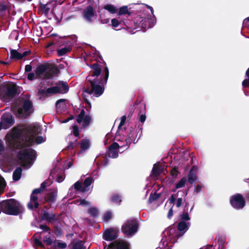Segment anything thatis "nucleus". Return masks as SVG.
I'll return each instance as SVG.
<instances>
[{"label": "nucleus", "mask_w": 249, "mask_h": 249, "mask_svg": "<svg viewBox=\"0 0 249 249\" xmlns=\"http://www.w3.org/2000/svg\"><path fill=\"white\" fill-rule=\"evenodd\" d=\"M53 232L56 236H60L62 233V229L58 226H56L54 227Z\"/></svg>", "instance_id": "obj_46"}, {"label": "nucleus", "mask_w": 249, "mask_h": 249, "mask_svg": "<svg viewBox=\"0 0 249 249\" xmlns=\"http://www.w3.org/2000/svg\"><path fill=\"white\" fill-rule=\"evenodd\" d=\"M18 158L24 163H30L36 158V152L32 148L20 150L18 153Z\"/></svg>", "instance_id": "obj_5"}, {"label": "nucleus", "mask_w": 249, "mask_h": 249, "mask_svg": "<svg viewBox=\"0 0 249 249\" xmlns=\"http://www.w3.org/2000/svg\"><path fill=\"white\" fill-rule=\"evenodd\" d=\"M170 173H171V176L173 178H176L177 177L178 174V167H174L172 169Z\"/></svg>", "instance_id": "obj_53"}, {"label": "nucleus", "mask_w": 249, "mask_h": 249, "mask_svg": "<svg viewBox=\"0 0 249 249\" xmlns=\"http://www.w3.org/2000/svg\"><path fill=\"white\" fill-rule=\"evenodd\" d=\"M66 101V99H60L58 100L55 103V106L57 108L60 107V104L64 103Z\"/></svg>", "instance_id": "obj_59"}, {"label": "nucleus", "mask_w": 249, "mask_h": 249, "mask_svg": "<svg viewBox=\"0 0 249 249\" xmlns=\"http://www.w3.org/2000/svg\"><path fill=\"white\" fill-rule=\"evenodd\" d=\"M156 21V19L154 15L153 17L144 18V20H143L141 25V28L145 30L151 28L154 26Z\"/></svg>", "instance_id": "obj_16"}, {"label": "nucleus", "mask_w": 249, "mask_h": 249, "mask_svg": "<svg viewBox=\"0 0 249 249\" xmlns=\"http://www.w3.org/2000/svg\"><path fill=\"white\" fill-rule=\"evenodd\" d=\"M189 223L186 222V221H180L177 227L178 231L175 234L177 239L183 236V234L187 231L189 229Z\"/></svg>", "instance_id": "obj_12"}, {"label": "nucleus", "mask_w": 249, "mask_h": 249, "mask_svg": "<svg viewBox=\"0 0 249 249\" xmlns=\"http://www.w3.org/2000/svg\"><path fill=\"white\" fill-rule=\"evenodd\" d=\"M73 186H74V189L76 191H79L82 193L85 192L82 191L83 188V185H82V183L80 181H78L76 182L74 184Z\"/></svg>", "instance_id": "obj_44"}, {"label": "nucleus", "mask_w": 249, "mask_h": 249, "mask_svg": "<svg viewBox=\"0 0 249 249\" xmlns=\"http://www.w3.org/2000/svg\"><path fill=\"white\" fill-rule=\"evenodd\" d=\"M111 23L112 27L116 30H119L123 28V25L124 24V21H119L117 18H115L111 19Z\"/></svg>", "instance_id": "obj_22"}, {"label": "nucleus", "mask_w": 249, "mask_h": 249, "mask_svg": "<svg viewBox=\"0 0 249 249\" xmlns=\"http://www.w3.org/2000/svg\"><path fill=\"white\" fill-rule=\"evenodd\" d=\"M0 213L12 215H18L22 213L23 207L19 202L13 198L6 199L0 202Z\"/></svg>", "instance_id": "obj_3"}, {"label": "nucleus", "mask_w": 249, "mask_h": 249, "mask_svg": "<svg viewBox=\"0 0 249 249\" xmlns=\"http://www.w3.org/2000/svg\"><path fill=\"white\" fill-rule=\"evenodd\" d=\"M93 181V178L91 177L86 178L83 182V188L82 191L83 192L88 191L89 190V188L88 187L91 184Z\"/></svg>", "instance_id": "obj_24"}, {"label": "nucleus", "mask_w": 249, "mask_h": 249, "mask_svg": "<svg viewBox=\"0 0 249 249\" xmlns=\"http://www.w3.org/2000/svg\"><path fill=\"white\" fill-rule=\"evenodd\" d=\"M89 141L87 139H83L80 143L81 150L78 154L82 153L83 151L89 149Z\"/></svg>", "instance_id": "obj_26"}, {"label": "nucleus", "mask_w": 249, "mask_h": 249, "mask_svg": "<svg viewBox=\"0 0 249 249\" xmlns=\"http://www.w3.org/2000/svg\"><path fill=\"white\" fill-rule=\"evenodd\" d=\"M203 187V185L198 184L195 188V191L196 193L200 192L202 190V188Z\"/></svg>", "instance_id": "obj_57"}, {"label": "nucleus", "mask_w": 249, "mask_h": 249, "mask_svg": "<svg viewBox=\"0 0 249 249\" xmlns=\"http://www.w3.org/2000/svg\"><path fill=\"white\" fill-rule=\"evenodd\" d=\"M143 20H144V17H142L138 16L135 18L134 23L136 24V28H141V25Z\"/></svg>", "instance_id": "obj_34"}, {"label": "nucleus", "mask_w": 249, "mask_h": 249, "mask_svg": "<svg viewBox=\"0 0 249 249\" xmlns=\"http://www.w3.org/2000/svg\"><path fill=\"white\" fill-rule=\"evenodd\" d=\"M231 206L236 210H241L246 205V200L242 195L239 193L231 196L230 198Z\"/></svg>", "instance_id": "obj_7"}, {"label": "nucleus", "mask_w": 249, "mask_h": 249, "mask_svg": "<svg viewBox=\"0 0 249 249\" xmlns=\"http://www.w3.org/2000/svg\"><path fill=\"white\" fill-rule=\"evenodd\" d=\"M119 231L111 228L107 229L103 234V238L106 241H112L118 237Z\"/></svg>", "instance_id": "obj_13"}, {"label": "nucleus", "mask_w": 249, "mask_h": 249, "mask_svg": "<svg viewBox=\"0 0 249 249\" xmlns=\"http://www.w3.org/2000/svg\"><path fill=\"white\" fill-rule=\"evenodd\" d=\"M71 48L69 47H65L59 49L57 51V53L58 56H62L66 54L68 52L71 51Z\"/></svg>", "instance_id": "obj_30"}, {"label": "nucleus", "mask_w": 249, "mask_h": 249, "mask_svg": "<svg viewBox=\"0 0 249 249\" xmlns=\"http://www.w3.org/2000/svg\"><path fill=\"white\" fill-rule=\"evenodd\" d=\"M177 231L178 230H177L176 228L174 227H169L166 230V231L167 234H168L169 235H173V237L175 238V239H174V241L178 239L176 238V237L175 236V234L177 233Z\"/></svg>", "instance_id": "obj_31"}, {"label": "nucleus", "mask_w": 249, "mask_h": 249, "mask_svg": "<svg viewBox=\"0 0 249 249\" xmlns=\"http://www.w3.org/2000/svg\"><path fill=\"white\" fill-rule=\"evenodd\" d=\"M176 195L172 194L170 198H169L168 201L171 204H174L176 200Z\"/></svg>", "instance_id": "obj_58"}, {"label": "nucleus", "mask_w": 249, "mask_h": 249, "mask_svg": "<svg viewBox=\"0 0 249 249\" xmlns=\"http://www.w3.org/2000/svg\"><path fill=\"white\" fill-rule=\"evenodd\" d=\"M135 132L134 128L131 127L127 132V138L125 139L126 144L121 145V147H124L125 149H127L132 142L135 140Z\"/></svg>", "instance_id": "obj_17"}, {"label": "nucleus", "mask_w": 249, "mask_h": 249, "mask_svg": "<svg viewBox=\"0 0 249 249\" xmlns=\"http://www.w3.org/2000/svg\"><path fill=\"white\" fill-rule=\"evenodd\" d=\"M142 99L140 97H139V96L137 97V98L136 100L135 101L133 106L132 107L130 106V112L128 115V117H131L132 115V114H133L134 109H135V107L138 105L139 104H140L141 103V102H142Z\"/></svg>", "instance_id": "obj_32"}, {"label": "nucleus", "mask_w": 249, "mask_h": 249, "mask_svg": "<svg viewBox=\"0 0 249 249\" xmlns=\"http://www.w3.org/2000/svg\"><path fill=\"white\" fill-rule=\"evenodd\" d=\"M72 132L75 137H79V128L77 125H74L73 126Z\"/></svg>", "instance_id": "obj_48"}, {"label": "nucleus", "mask_w": 249, "mask_h": 249, "mask_svg": "<svg viewBox=\"0 0 249 249\" xmlns=\"http://www.w3.org/2000/svg\"><path fill=\"white\" fill-rule=\"evenodd\" d=\"M43 242L47 245L50 246L53 243V241L50 237L45 236L43 239Z\"/></svg>", "instance_id": "obj_54"}, {"label": "nucleus", "mask_w": 249, "mask_h": 249, "mask_svg": "<svg viewBox=\"0 0 249 249\" xmlns=\"http://www.w3.org/2000/svg\"><path fill=\"white\" fill-rule=\"evenodd\" d=\"M39 129L38 125H31L17 130L9 140L10 146L14 149H20L33 145L35 137L39 133Z\"/></svg>", "instance_id": "obj_2"}, {"label": "nucleus", "mask_w": 249, "mask_h": 249, "mask_svg": "<svg viewBox=\"0 0 249 249\" xmlns=\"http://www.w3.org/2000/svg\"><path fill=\"white\" fill-rule=\"evenodd\" d=\"M22 171V168L20 167H17L15 170L13 174V179L15 181L19 180L21 176Z\"/></svg>", "instance_id": "obj_25"}, {"label": "nucleus", "mask_w": 249, "mask_h": 249, "mask_svg": "<svg viewBox=\"0 0 249 249\" xmlns=\"http://www.w3.org/2000/svg\"><path fill=\"white\" fill-rule=\"evenodd\" d=\"M60 71L56 65L49 64L48 69L44 75V78L50 79L54 75L57 74Z\"/></svg>", "instance_id": "obj_15"}, {"label": "nucleus", "mask_w": 249, "mask_h": 249, "mask_svg": "<svg viewBox=\"0 0 249 249\" xmlns=\"http://www.w3.org/2000/svg\"><path fill=\"white\" fill-rule=\"evenodd\" d=\"M44 142L42 136H38L35 138V142L37 144H40Z\"/></svg>", "instance_id": "obj_55"}, {"label": "nucleus", "mask_w": 249, "mask_h": 249, "mask_svg": "<svg viewBox=\"0 0 249 249\" xmlns=\"http://www.w3.org/2000/svg\"><path fill=\"white\" fill-rule=\"evenodd\" d=\"M33 202L34 203V205L31 202L28 204V207L30 210H33L34 208L37 209L39 207V203L37 201Z\"/></svg>", "instance_id": "obj_49"}, {"label": "nucleus", "mask_w": 249, "mask_h": 249, "mask_svg": "<svg viewBox=\"0 0 249 249\" xmlns=\"http://www.w3.org/2000/svg\"><path fill=\"white\" fill-rule=\"evenodd\" d=\"M118 15H123L125 14L130 15V12H129L127 6H124L120 8L118 13Z\"/></svg>", "instance_id": "obj_37"}, {"label": "nucleus", "mask_w": 249, "mask_h": 249, "mask_svg": "<svg viewBox=\"0 0 249 249\" xmlns=\"http://www.w3.org/2000/svg\"><path fill=\"white\" fill-rule=\"evenodd\" d=\"M85 111L84 109H81L80 113L78 115L76 119V121L78 124L82 122L85 116Z\"/></svg>", "instance_id": "obj_40"}, {"label": "nucleus", "mask_w": 249, "mask_h": 249, "mask_svg": "<svg viewBox=\"0 0 249 249\" xmlns=\"http://www.w3.org/2000/svg\"><path fill=\"white\" fill-rule=\"evenodd\" d=\"M41 218L43 220L48 222H52L57 221L56 214L49 213L47 211L42 210L41 211Z\"/></svg>", "instance_id": "obj_14"}, {"label": "nucleus", "mask_w": 249, "mask_h": 249, "mask_svg": "<svg viewBox=\"0 0 249 249\" xmlns=\"http://www.w3.org/2000/svg\"><path fill=\"white\" fill-rule=\"evenodd\" d=\"M91 117L89 115H86L83 120L82 126L84 127H88L90 124Z\"/></svg>", "instance_id": "obj_33"}, {"label": "nucleus", "mask_w": 249, "mask_h": 249, "mask_svg": "<svg viewBox=\"0 0 249 249\" xmlns=\"http://www.w3.org/2000/svg\"><path fill=\"white\" fill-rule=\"evenodd\" d=\"M182 202H183V199L181 197H179V198H178L177 200V202H176V207L177 208H179L182 204Z\"/></svg>", "instance_id": "obj_61"}, {"label": "nucleus", "mask_w": 249, "mask_h": 249, "mask_svg": "<svg viewBox=\"0 0 249 249\" xmlns=\"http://www.w3.org/2000/svg\"><path fill=\"white\" fill-rule=\"evenodd\" d=\"M180 218L182 221H188L190 219L189 213L187 212H184L180 215Z\"/></svg>", "instance_id": "obj_45"}, {"label": "nucleus", "mask_w": 249, "mask_h": 249, "mask_svg": "<svg viewBox=\"0 0 249 249\" xmlns=\"http://www.w3.org/2000/svg\"><path fill=\"white\" fill-rule=\"evenodd\" d=\"M242 86L244 88L249 87V79H245L242 82Z\"/></svg>", "instance_id": "obj_64"}, {"label": "nucleus", "mask_w": 249, "mask_h": 249, "mask_svg": "<svg viewBox=\"0 0 249 249\" xmlns=\"http://www.w3.org/2000/svg\"><path fill=\"white\" fill-rule=\"evenodd\" d=\"M80 205H82L83 206L89 205L90 204V202L84 199H82L80 200Z\"/></svg>", "instance_id": "obj_60"}, {"label": "nucleus", "mask_w": 249, "mask_h": 249, "mask_svg": "<svg viewBox=\"0 0 249 249\" xmlns=\"http://www.w3.org/2000/svg\"><path fill=\"white\" fill-rule=\"evenodd\" d=\"M100 18L101 23L103 24L107 23L109 21V18H105L104 17V15H103V14H100Z\"/></svg>", "instance_id": "obj_52"}, {"label": "nucleus", "mask_w": 249, "mask_h": 249, "mask_svg": "<svg viewBox=\"0 0 249 249\" xmlns=\"http://www.w3.org/2000/svg\"><path fill=\"white\" fill-rule=\"evenodd\" d=\"M50 3V2H48L47 4H42L41 3L39 6V8L41 9L44 11V13L45 15H47L50 11V7L48 6V5Z\"/></svg>", "instance_id": "obj_43"}, {"label": "nucleus", "mask_w": 249, "mask_h": 249, "mask_svg": "<svg viewBox=\"0 0 249 249\" xmlns=\"http://www.w3.org/2000/svg\"><path fill=\"white\" fill-rule=\"evenodd\" d=\"M186 180L187 179L185 177H182L179 182L175 184L176 189H179L183 187L185 185Z\"/></svg>", "instance_id": "obj_38"}, {"label": "nucleus", "mask_w": 249, "mask_h": 249, "mask_svg": "<svg viewBox=\"0 0 249 249\" xmlns=\"http://www.w3.org/2000/svg\"><path fill=\"white\" fill-rule=\"evenodd\" d=\"M37 199H38V197L36 196V195H35V194L32 193V194L31 195V196H30L31 201H32L33 202L37 201Z\"/></svg>", "instance_id": "obj_63"}, {"label": "nucleus", "mask_w": 249, "mask_h": 249, "mask_svg": "<svg viewBox=\"0 0 249 249\" xmlns=\"http://www.w3.org/2000/svg\"><path fill=\"white\" fill-rule=\"evenodd\" d=\"M57 247L59 248H60V249H65L67 247V244L65 242H57Z\"/></svg>", "instance_id": "obj_62"}, {"label": "nucleus", "mask_w": 249, "mask_h": 249, "mask_svg": "<svg viewBox=\"0 0 249 249\" xmlns=\"http://www.w3.org/2000/svg\"><path fill=\"white\" fill-rule=\"evenodd\" d=\"M162 172V169L160 167L155 164L152 169V173L153 175L158 177L159 176Z\"/></svg>", "instance_id": "obj_29"}, {"label": "nucleus", "mask_w": 249, "mask_h": 249, "mask_svg": "<svg viewBox=\"0 0 249 249\" xmlns=\"http://www.w3.org/2000/svg\"><path fill=\"white\" fill-rule=\"evenodd\" d=\"M82 15L84 19L89 22L93 21V18L96 15V11L92 5H88L83 10Z\"/></svg>", "instance_id": "obj_9"}, {"label": "nucleus", "mask_w": 249, "mask_h": 249, "mask_svg": "<svg viewBox=\"0 0 249 249\" xmlns=\"http://www.w3.org/2000/svg\"><path fill=\"white\" fill-rule=\"evenodd\" d=\"M11 59L20 60L22 59L21 53L18 52L16 50H11L10 51Z\"/></svg>", "instance_id": "obj_28"}, {"label": "nucleus", "mask_w": 249, "mask_h": 249, "mask_svg": "<svg viewBox=\"0 0 249 249\" xmlns=\"http://www.w3.org/2000/svg\"><path fill=\"white\" fill-rule=\"evenodd\" d=\"M33 107V103L29 100H25L23 103L22 108H19L18 109V113L19 117L25 118L28 116L31 111L30 110Z\"/></svg>", "instance_id": "obj_8"}, {"label": "nucleus", "mask_w": 249, "mask_h": 249, "mask_svg": "<svg viewBox=\"0 0 249 249\" xmlns=\"http://www.w3.org/2000/svg\"><path fill=\"white\" fill-rule=\"evenodd\" d=\"M139 224L136 219L127 220L122 226V231L126 236H131L138 231Z\"/></svg>", "instance_id": "obj_6"}, {"label": "nucleus", "mask_w": 249, "mask_h": 249, "mask_svg": "<svg viewBox=\"0 0 249 249\" xmlns=\"http://www.w3.org/2000/svg\"><path fill=\"white\" fill-rule=\"evenodd\" d=\"M34 245L36 247H40L42 248H44V245L37 238H35L34 240Z\"/></svg>", "instance_id": "obj_51"}, {"label": "nucleus", "mask_w": 249, "mask_h": 249, "mask_svg": "<svg viewBox=\"0 0 249 249\" xmlns=\"http://www.w3.org/2000/svg\"><path fill=\"white\" fill-rule=\"evenodd\" d=\"M69 87L67 83L63 81H59L56 86L52 87L46 89H39L37 93L41 96L40 99L41 97L47 98L57 93L65 94L69 91Z\"/></svg>", "instance_id": "obj_4"}, {"label": "nucleus", "mask_w": 249, "mask_h": 249, "mask_svg": "<svg viewBox=\"0 0 249 249\" xmlns=\"http://www.w3.org/2000/svg\"><path fill=\"white\" fill-rule=\"evenodd\" d=\"M126 117L125 115H124L121 117V121H120V124L118 126V128H120L121 126H122L123 125H124V124L125 122L126 121Z\"/></svg>", "instance_id": "obj_56"}, {"label": "nucleus", "mask_w": 249, "mask_h": 249, "mask_svg": "<svg viewBox=\"0 0 249 249\" xmlns=\"http://www.w3.org/2000/svg\"><path fill=\"white\" fill-rule=\"evenodd\" d=\"M160 196V194H157L154 193V194L151 193L150 195L148 200L149 202L151 203L155 200H157Z\"/></svg>", "instance_id": "obj_41"}, {"label": "nucleus", "mask_w": 249, "mask_h": 249, "mask_svg": "<svg viewBox=\"0 0 249 249\" xmlns=\"http://www.w3.org/2000/svg\"><path fill=\"white\" fill-rule=\"evenodd\" d=\"M104 9L107 10L111 14H115L117 12V9L112 4H107L104 6Z\"/></svg>", "instance_id": "obj_36"}, {"label": "nucleus", "mask_w": 249, "mask_h": 249, "mask_svg": "<svg viewBox=\"0 0 249 249\" xmlns=\"http://www.w3.org/2000/svg\"><path fill=\"white\" fill-rule=\"evenodd\" d=\"M111 200L112 202L116 203V204H120L122 202V199L121 198V196L117 194H115L111 196Z\"/></svg>", "instance_id": "obj_42"}, {"label": "nucleus", "mask_w": 249, "mask_h": 249, "mask_svg": "<svg viewBox=\"0 0 249 249\" xmlns=\"http://www.w3.org/2000/svg\"><path fill=\"white\" fill-rule=\"evenodd\" d=\"M121 145L116 142H113L108 147V149L106 153V156L112 158H116L118 156V149L119 148H123Z\"/></svg>", "instance_id": "obj_11"}, {"label": "nucleus", "mask_w": 249, "mask_h": 249, "mask_svg": "<svg viewBox=\"0 0 249 249\" xmlns=\"http://www.w3.org/2000/svg\"><path fill=\"white\" fill-rule=\"evenodd\" d=\"M112 218V213L110 212L106 213L104 216V220L106 222H108Z\"/></svg>", "instance_id": "obj_50"}, {"label": "nucleus", "mask_w": 249, "mask_h": 249, "mask_svg": "<svg viewBox=\"0 0 249 249\" xmlns=\"http://www.w3.org/2000/svg\"><path fill=\"white\" fill-rule=\"evenodd\" d=\"M130 245L123 240H116L110 243L107 249H129Z\"/></svg>", "instance_id": "obj_10"}, {"label": "nucleus", "mask_w": 249, "mask_h": 249, "mask_svg": "<svg viewBox=\"0 0 249 249\" xmlns=\"http://www.w3.org/2000/svg\"><path fill=\"white\" fill-rule=\"evenodd\" d=\"M57 196V191H53L49 193L46 197H45V200L46 202L53 203L56 201Z\"/></svg>", "instance_id": "obj_21"}, {"label": "nucleus", "mask_w": 249, "mask_h": 249, "mask_svg": "<svg viewBox=\"0 0 249 249\" xmlns=\"http://www.w3.org/2000/svg\"><path fill=\"white\" fill-rule=\"evenodd\" d=\"M195 168V166H193L188 175V181L191 184H193L197 178Z\"/></svg>", "instance_id": "obj_20"}, {"label": "nucleus", "mask_w": 249, "mask_h": 249, "mask_svg": "<svg viewBox=\"0 0 249 249\" xmlns=\"http://www.w3.org/2000/svg\"><path fill=\"white\" fill-rule=\"evenodd\" d=\"M88 213L92 217H96L99 214V211L97 208L92 207L88 210Z\"/></svg>", "instance_id": "obj_35"}, {"label": "nucleus", "mask_w": 249, "mask_h": 249, "mask_svg": "<svg viewBox=\"0 0 249 249\" xmlns=\"http://www.w3.org/2000/svg\"><path fill=\"white\" fill-rule=\"evenodd\" d=\"M91 71L86 77V88L84 91L89 94H94L96 97L101 96L104 91V85L107 84L109 76V71L107 67L103 69L102 65L95 63L90 65Z\"/></svg>", "instance_id": "obj_1"}, {"label": "nucleus", "mask_w": 249, "mask_h": 249, "mask_svg": "<svg viewBox=\"0 0 249 249\" xmlns=\"http://www.w3.org/2000/svg\"><path fill=\"white\" fill-rule=\"evenodd\" d=\"M39 228L43 230V231L40 232V234L43 232H47L49 231V233L50 234L51 229L50 228L47 226L46 224H41L39 225Z\"/></svg>", "instance_id": "obj_47"}, {"label": "nucleus", "mask_w": 249, "mask_h": 249, "mask_svg": "<svg viewBox=\"0 0 249 249\" xmlns=\"http://www.w3.org/2000/svg\"><path fill=\"white\" fill-rule=\"evenodd\" d=\"M49 64H43L38 66L35 70V73L37 77H40L42 74H45L48 69Z\"/></svg>", "instance_id": "obj_19"}, {"label": "nucleus", "mask_w": 249, "mask_h": 249, "mask_svg": "<svg viewBox=\"0 0 249 249\" xmlns=\"http://www.w3.org/2000/svg\"><path fill=\"white\" fill-rule=\"evenodd\" d=\"M18 90L16 85L8 86L4 92V96L8 99L14 98L17 94Z\"/></svg>", "instance_id": "obj_18"}, {"label": "nucleus", "mask_w": 249, "mask_h": 249, "mask_svg": "<svg viewBox=\"0 0 249 249\" xmlns=\"http://www.w3.org/2000/svg\"><path fill=\"white\" fill-rule=\"evenodd\" d=\"M79 144V143L77 140H75L74 142H70L66 148L67 150H72L74 148L77 147Z\"/></svg>", "instance_id": "obj_39"}, {"label": "nucleus", "mask_w": 249, "mask_h": 249, "mask_svg": "<svg viewBox=\"0 0 249 249\" xmlns=\"http://www.w3.org/2000/svg\"><path fill=\"white\" fill-rule=\"evenodd\" d=\"M10 9L11 6L8 1L4 0L0 1V13H5L6 11H8L10 13Z\"/></svg>", "instance_id": "obj_23"}, {"label": "nucleus", "mask_w": 249, "mask_h": 249, "mask_svg": "<svg viewBox=\"0 0 249 249\" xmlns=\"http://www.w3.org/2000/svg\"><path fill=\"white\" fill-rule=\"evenodd\" d=\"M85 242L78 240L73 244L71 249H86L84 246Z\"/></svg>", "instance_id": "obj_27"}]
</instances>
